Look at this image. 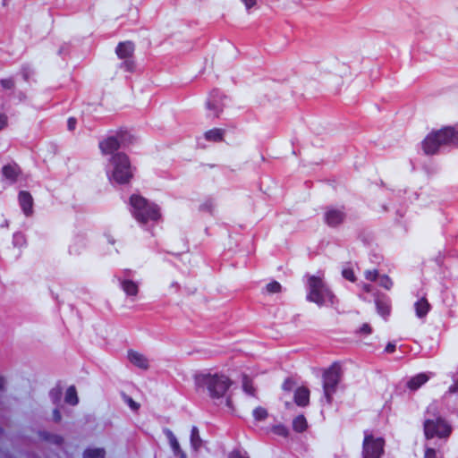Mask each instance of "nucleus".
I'll list each match as a JSON object with an SVG mask.
<instances>
[{
  "mask_svg": "<svg viewBox=\"0 0 458 458\" xmlns=\"http://www.w3.org/2000/svg\"><path fill=\"white\" fill-rule=\"evenodd\" d=\"M194 381L198 388L207 389L208 395L213 400L224 397L232 386V380L220 373L201 372L195 375Z\"/></svg>",
  "mask_w": 458,
  "mask_h": 458,
  "instance_id": "obj_1",
  "label": "nucleus"
},
{
  "mask_svg": "<svg viewBox=\"0 0 458 458\" xmlns=\"http://www.w3.org/2000/svg\"><path fill=\"white\" fill-rule=\"evenodd\" d=\"M306 290L307 301L318 307L334 306L336 302L335 294L321 276H307Z\"/></svg>",
  "mask_w": 458,
  "mask_h": 458,
  "instance_id": "obj_2",
  "label": "nucleus"
},
{
  "mask_svg": "<svg viewBox=\"0 0 458 458\" xmlns=\"http://www.w3.org/2000/svg\"><path fill=\"white\" fill-rule=\"evenodd\" d=\"M444 147H458V130L445 127L430 132L422 142V148L427 155H434Z\"/></svg>",
  "mask_w": 458,
  "mask_h": 458,
  "instance_id": "obj_3",
  "label": "nucleus"
},
{
  "mask_svg": "<svg viewBox=\"0 0 458 458\" xmlns=\"http://www.w3.org/2000/svg\"><path fill=\"white\" fill-rule=\"evenodd\" d=\"M110 169L106 172L111 182L120 185L128 184L134 175V168L129 157L123 152H117L109 158Z\"/></svg>",
  "mask_w": 458,
  "mask_h": 458,
  "instance_id": "obj_4",
  "label": "nucleus"
},
{
  "mask_svg": "<svg viewBox=\"0 0 458 458\" xmlns=\"http://www.w3.org/2000/svg\"><path fill=\"white\" fill-rule=\"evenodd\" d=\"M436 411L437 406L435 404H430L426 411V418L423 423L425 437L427 439L433 437L447 438L452 432V427Z\"/></svg>",
  "mask_w": 458,
  "mask_h": 458,
  "instance_id": "obj_5",
  "label": "nucleus"
},
{
  "mask_svg": "<svg viewBox=\"0 0 458 458\" xmlns=\"http://www.w3.org/2000/svg\"><path fill=\"white\" fill-rule=\"evenodd\" d=\"M341 379V366L335 362L323 374L324 397L327 403H331L333 394L336 392Z\"/></svg>",
  "mask_w": 458,
  "mask_h": 458,
  "instance_id": "obj_6",
  "label": "nucleus"
},
{
  "mask_svg": "<svg viewBox=\"0 0 458 458\" xmlns=\"http://www.w3.org/2000/svg\"><path fill=\"white\" fill-rule=\"evenodd\" d=\"M134 50L135 46L133 42L127 40L119 42L115 47V54L121 60H123L120 64L119 68L124 72H133L135 71L134 62Z\"/></svg>",
  "mask_w": 458,
  "mask_h": 458,
  "instance_id": "obj_7",
  "label": "nucleus"
},
{
  "mask_svg": "<svg viewBox=\"0 0 458 458\" xmlns=\"http://www.w3.org/2000/svg\"><path fill=\"white\" fill-rule=\"evenodd\" d=\"M385 441L382 437L375 438L368 431L364 432L362 458H381L384 454Z\"/></svg>",
  "mask_w": 458,
  "mask_h": 458,
  "instance_id": "obj_8",
  "label": "nucleus"
},
{
  "mask_svg": "<svg viewBox=\"0 0 458 458\" xmlns=\"http://www.w3.org/2000/svg\"><path fill=\"white\" fill-rule=\"evenodd\" d=\"M225 97L218 89H214L210 92L206 103L208 117L216 118L219 116L225 106Z\"/></svg>",
  "mask_w": 458,
  "mask_h": 458,
  "instance_id": "obj_9",
  "label": "nucleus"
},
{
  "mask_svg": "<svg viewBox=\"0 0 458 458\" xmlns=\"http://www.w3.org/2000/svg\"><path fill=\"white\" fill-rule=\"evenodd\" d=\"M324 219L328 226L335 227L345 219V212L344 208L330 207L325 211Z\"/></svg>",
  "mask_w": 458,
  "mask_h": 458,
  "instance_id": "obj_10",
  "label": "nucleus"
},
{
  "mask_svg": "<svg viewBox=\"0 0 458 458\" xmlns=\"http://www.w3.org/2000/svg\"><path fill=\"white\" fill-rule=\"evenodd\" d=\"M149 221L153 222L155 225H158L163 221L162 213L157 204L148 202L145 199V226Z\"/></svg>",
  "mask_w": 458,
  "mask_h": 458,
  "instance_id": "obj_11",
  "label": "nucleus"
},
{
  "mask_svg": "<svg viewBox=\"0 0 458 458\" xmlns=\"http://www.w3.org/2000/svg\"><path fill=\"white\" fill-rule=\"evenodd\" d=\"M130 210L132 216L140 223H143V197L140 194H132L129 199Z\"/></svg>",
  "mask_w": 458,
  "mask_h": 458,
  "instance_id": "obj_12",
  "label": "nucleus"
},
{
  "mask_svg": "<svg viewBox=\"0 0 458 458\" xmlns=\"http://www.w3.org/2000/svg\"><path fill=\"white\" fill-rule=\"evenodd\" d=\"M99 149L103 155H111L117 153L120 148V141L114 136L107 137L99 142Z\"/></svg>",
  "mask_w": 458,
  "mask_h": 458,
  "instance_id": "obj_13",
  "label": "nucleus"
},
{
  "mask_svg": "<svg viewBox=\"0 0 458 458\" xmlns=\"http://www.w3.org/2000/svg\"><path fill=\"white\" fill-rule=\"evenodd\" d=\"M19 203L23 213L29 216L33 213V198L31 194L27 191H21L19 192Z\"/></svg>",
  "mask_w": 458,
  "mask_h": 458,
  "instance_id": "obj_14",
  "label": "nucleus"
},
{
  "mask_svg": "<svg viewBox=\"0 0 458 458\" xmlns=\"http://www.w3.org/2000/svg\"><path fill=\"white\" fill-rule=\"evenodd\" d=\"M164 433L168 439L170 447L175 456L178 458H187L186 454L182 450L180 444L174 434L169 428H165Z\"/></svg>",
  "mask_w": 458,
  "mask_h": 458,
  "instance_id": "obj_15",
  "label": "nucleus"
},
{
  "mask_svg": "<svg viewBox=\"0 0 458 458\" xmlns=\"http://www.w3.org/2000/svg\"><path fill=\"white\" fill-rule=\"evenodd\" d=\"M432 373H420L414 377H412L408 382H407V387L412 391H415L419 389L420 386H422L424 384H426L429 378L432 377Z\"/></svg>",
  "mask_w": 458,
  "mask_h": 458,
  "instance_id": "obj_16",
  "label": "nucleus"
},
{
  "mask_svg": "<svg viewBox=\"0 0 458 458\" xmlns=\"http://www.w3.org/2000/svg\"><path fill=\"white\" fill-rule=\"evenodd\" d=\"M2 174L6 180L15 182L21 174V169L15 163L8 164L3 166Z\"/></svg>",
  "mask_w": 458,
  "mask_h": 458,
  "instance_id": "obj_17",
  "label": "nucleus"
},
{
  "mask_svg": "<svg viewBox=\"0 0 458 458\" xmlns=\"http://www.w3.org/2000/svg\"><path fill=\"white\" fill-rule=\"evenodd\" d=\"M294 402L299 406H307L310 403V391L306 387H298L294 392Z\"/></svg>",
  "mask_w": 458,
  "mask_h": 458,
  "instance_id": "obj_18",
  "label": "nucleus"
},
{
  "mask_svg": "<svg viewBox=\"0 0 458 458\" xmlns=\"http://www.w3.org/2000/svg\"><path fill=\"white\" fill-rule=\"evenodd\" d=\"M416 316L419 318H425L430 310V304L425 297H421L414 303Z\"/></svg>",
  "mask_w": 458,
  "mask_h": 458,
  "instance_id": "obj_19",
  "label": "nucleus"
},
{
  "mask_svg": "<svg viewBox=\"0 0 458 458\" xmlns=\"http://www.w3.org/2000/svg\"><path fill=\"white\" fill-rule=\"evenodd\" d=\"M225 131L223 129L214 128L206 131L204 137L208 141L219 142L223 140Z\"/></svg>",
  "mask_w": 458,
  "mask_h": 458,
  "instance_id": "obj_20",
  "label": "nucleus"
},
{
  "mask_svg": "<svg viewBox=\"0 0 458 458\" xmlns=\"http://www.w3.org/2000/svg\"><path fill=\"white\" fill-rule=\"evenodd\" d=\"M121 286L123 292L128 296H136L139 292V286L131 280H123L121 282Z\"/></svg>",
  "mask_w": 458,
  "mask_h": 458,
  "instance_id": "obj_21",
  "label": "nucleus"
},
{
  "mask_svg": "<svg viewBox=\"0 0 458 458\" xmlns=\"http://www.w3.org/2000/svg\"><path fill=\"white\" fill-rule=\"evenodd\" d=\"M64 401L70 405H76L78 403L79 398L74 386H71L67 388Z\"/></svg>",
  "mask_w": 458,
  "mask_h": 458,
  "instance_id": "obj_22",
  "label": "nucleus"
},
{
  "mask_svg": "<svg viewBox=\"0 0 458 458\" xmlns=\"http://www.w3.org/2000/svg\"><path fill=\"white\" fill-rule=\"evenodd\" d=\"M307 427H308V423H307L306 418L303 415H299L293 419V428L296 432H300V433L303 432L304 430H306Z\"/></svg>",
  "mask_w": 458,
  "mask_h": 458,
  "instance_id": "obj_23",
  "label": "nucleus"
},
{
  "mask_svg": "<svg viewBox=\"0 0 458 458\" xmlns=\"http://www.w3.org/2000/svg\"><path fill=\"white\" fill-rule=\"evenodd\" d=\"M128 360L131 363L137 366L138 368H143V356L140 352L130 350L128 352Z\"/></svg>",
  "mask_w": 458,
  "mask_h": 458,
  "instance_id": "obj_24",
  "label": "nucleus"
},
{
  "mask_svg": "<svg viewBox=\"0 0 458 458\" xmlns=\"http://www.w3.org/2000/svg\"><path fill=\"white\" fill-rule=\"evenodd\" d=\"M105 455L104 448H88L83 453V458H105Z\"/></svg>",
  "mask_w": 458,
  "mask_h": 458,
  "instance_id": "obj_25",
  "label": "nucleus"
},
{
  "mask_svg": "<svg viewBox=\"0 0 458 458\" xmlns=\"http://www.w3.org/2000/svg\"><path fill=\"white\" fill-rule=\"evenodd\" d=\"M202 440L199 437V429L193 426L191 430V445L193 449L198 450L201 446Z\"/></svg>",
  "mask_w": 458,
  "mask_h": 458,
  "instance_id": "obj_26",
  "label": "nucleus"
},
{
  "mask_svg": "<svg viewBox=\"0 0 458 458\" xmlns=\"http://www.w3.org/2000/svg\"><path fill=\"white\" fill-rule=\"evenodd\" d=\"M242 389L247 394L255 395L256 389L252 385L251 379L247 375L242 377Z\"/></svg>",
  "mask_w": 458,
  "mask_h": 458,
  "instance_id": "obj_27",
  "label": "nucleus"
},
{
  "mask_svg": "<svg viewBox=\"0 0 458 458\" xmlns=\"http://www.w3.org/2000/svg\"><path fill=\"white\" fill-rule=\"evenodd\" d=\"M376 306H377V312L382 315V316H386V315H388L389 312H390V307L389 305L379 300V299H377L376 300Z\"/></svg>",
  "mask_w": 458,
  "mask_h": 458,
  "instance_id": "obj_28",
  "label": "nucleus"
},
{
  "mask_svg": "<svg viewBox=\"0 0 458 458\" xmlns=\"http://www.w3.org/2000/svg\"><path fill=\"white\" fill-rule=\"evenodd\" d=\"M215 208H216V203L213 199H206L200 206H199V210L200 211H205V212H208L210 214H213L214 213V210H215Z\"/></svg>",
  "mask_w": 458,
  "mask_h": 458,
  "instance_id": "obj_29",
  "label": "nucleus"
},
{
  "mask_svg": "<svg viewBox=\"0 0 458 458\" xmlns=\"http://www.w3.org/2000/svg\"><path fill=\"white\" fill-rule=\"evenodd\" d=\"M252 414L256 420H264L267 417V411L263 407L255 408Z\"/></svg>",
  "mask_w": 458,
  "mask_h": 458,
  "instance_id": "obj_30",
  "label": "nucleus"
},
{
  "mask_svg": "<svg viewBox=\"0 0 458 458\" xmlns=\"http://www.w3.org/2000/svg\"><path fill=\"white\" fill-rule=\"evenodd\" d=\"M378 284L380 286H382L383 288H385L386 290H390L393 286L392 279L386 275L378 276Z\"/></svg>",
  "mask_w": 458,
  "mask_h": 458,
  "instance_id": "obj_31",
  "label": "nucleus"
},
{
  "mask_svg": "<svg viewBox=\"0 0 458 458\" xmlns=\"http://www.w3.org/2000/svg\"><path fill=\"white\" fill-rule=\"evenodd\" d=\"M272 432L276 435L286 437L288 436L289 430L284 425L278 424V425H275L272 428Z\"/></svg>",
  "mask_w": 458,
  "mask_h": 458,
  "instance_id": "obj_32",
  "label": "nucleus"
},
{
  "mask_svg": "<svg viewBox=\"0 0 458 458\" xmlns=\"http://www.w3.org/2000/svg\"><path fill=\"white\" fill-rule=\"evenodd\" d=\"M282 290V285L277 281H272L266 285V291L268 293H277Z\"/></svg>",
  "mask_w": 458,
  "mask_h": 458,
  "instance_id": "obj_33",
  "label": "nucleus"
},
{
  "mask_svg": "<svg viewBox=\"0 0 458 458\" xmlns=\"http://www.w3.org/2000/svg\"><path fill=\"white\" fill-rule=\"evenodd\" d=\"M62 394H63V392H62V388L60 386L53 388L50 391V396H51L54 403H57L60 402Z\"/></svg>",
  "mask_w": 458,
  "mask_h": 458,
  "instance_id": "obj_34",
  "label": "nucleus"
},
{
  "mask_svg": "<svg viewBox=\"0 0 458 458\" xmlns=\"http://www.w3.org/2000/svg\"><path fill=\"white\" fill-rule=\"evenodd\" d=\"M0 84L4 89H12L14 88V81L12 78L2 79Z\"/></svg>",
  "mask_w": 458,
  "mask_h": 458,
  "instance_id": "obj_35",
  "label": "nucleus"
},
{
  "mask_svg": "<svg viewBox=\"0 0 458 458\" xmlns=\"http://www.w3.org/2000/svg\"><path fill=\"white\" fill-rule=\"evenodd\" d=\"M365 278L369 281H376L378 278L377 270H366L364 273Z\"/></svg>",
  "mask_w": 458,
  "mask_h": 458,
  "instance_id": "obj_36",
  "label": "nucleus"
},
{
  "mask_svg": "<svg viewBox=\"0 0 458 458\" xmlns=\"http://www.w3.org/2000/svg\"><path fill=\"white\" fill-rule=\"evenodd\" d=\"M342 274L345 279H347L351 282H353L355 280L354 273L352 269H349V268L344 269Z\"/></svg>",
  "mask_w": 458,
  "mask_h": 458,
  "instance_id": "obj_37",
  "label": "nucleus"
},
{
  "mask_svg": "<svg viewBox=\"0 0 458 458\" xmlns=\"http://www.w3.org/2000/svg\"><path fill=\"white\" fill-rule=\"evenodd\" d=\"M8 125V116L4 113H0V131Z\"/></svg>",
  "mask_w": 458,
  "mask_h": 458,
  "instance_id": "obj_38",
  "label": "nucleus"
},
{
  "mask_svg": "<svg viewBox=\"0 0 458 458\" xmlns=\"http://www.w3.org/2000/svg\"><path fill=\"white\" fill-rule=\"evenodd\" d=\"M424 458H437L436 450L432 447H426Z\"/></svg>",
  "mask_w": 458,
  "mask_h": 458,
  "instance_id": "obj_39",
  "label": "nucleus"
},
{
  "mask_svg": "<svg viewBox=\"0 0 458 458\" xmlns=\"http://www.w3.org/2000/svg\"><path fill=\"white\" fill-rule=\"evenodd\" d=\"M77 120L74 117H70L67 121V127L69 131H73L76 127Z\"/></svg>",
  "mask_w": 458,
  "mask_h": 458,
  "instance_id": "obj_40",
  "label": "nucleus"
},
{
  "mask_svg": "<svg viewBox=\"0 0 458 458\" xmlns=\"http://www.w3.org/2000/svg\"><path fill=\"white\" fill-rule=\"evenodd\" d=\"M126 402L133 411H137L140 408V404L134 402L131 397H127Z\"/></svg>",
  "mask_w": 458,
  "mask_h": 458,
  "instance_id": "obj_41",
  "label": "nucleus"
},
{
  "mask_svg": "<svg viewBox=\"0 0 458 458\" xmlns=\"http://www.w3.org/2000/svg\"><path fill=\"white\" fill-rule=\"evenodd\" d=\"M359 332L360 334H366V335L370 334L371 333V327H370V326L369 324H363L360 327Z\"/></svg>",
  "mask_w": 458,
  "mask_h": 458,
  "instance_id": "obj_42",
  "label": "nucleus"
},
{
  "mask_svg": "<svg viewBox=\"0 0 458 458\" xmlns=\"http://www.w3.org/2000/svg\"><path fill=\"white\" fill-rule=\"evenodd\" d=\"M244 5L246 6V8L249 10L250 9L251 7H253L256 3H257V0H241Z\"/></svg>",
  "mask_w": 458,
  "mask_h": 458,
  "instance_id": "obj_43",
  "label": "nucleus"
},
{
  "mask_svg": "<svg viewBox=\"0 0 458 458\" xmlns=\"http://www.w3.org/2000/svg\"><path fill=\"white\" fill-rule=\"evenodd\" d=\"M396 349V345L394 343H389L386 348H385V352H387V353H392L395 351Z\"/></svg>",
  "mask_w": 458,
  "mask_h": 458,
  "instance_id": "obj_44",
  "label": "nucleus"
},
{
  "mask_svg": "<svg viewBox=\"0 0 458 458\" xmlns=\"http://www.w3.org/2000/svg\"><path fill=\"white\" fill-rule=\"evenodd\" d=\"M53 417H54V420H55V422H59V421H61V420H62V415H61V412L59 411V410H58V409H55V410L53 411Z\"/></svg>",
  "mask_w": 458,
  "mask_h": 458,
  "instance_id": "obj_45",
  "label": "nucleus"
},
{
  "mask_svg": "<svg viewBox=\"0 0 458 458\" xmlns=\"http://www.w3.org/2000/svg\"><path fill=\"white\" fill-rule=\"evenodd\" d=\"M230 458H248V457H245L240 452L233 451L231 453Z\"/></svg>",
  "mask_w": 458,
  "mask_h": 458,
  "instance_id": "obj_46",
  "label": "nucleus"
},
{
  "mask_svg": "<svg viewBox=\"0 0 458 458\" xmlns=\"http://www.w3.org/2000/svg\"><path fill=\"white\" fill-rule=\"evenodd\" d=\"M4 383H5L4 377L0 376V391L4 389Z\"/></svg>",
  "mask_w": 458,
  "mask_h": 458,
  "instance_id": "obj_47",
  "label": "nucleus"
},
{
  "mask_svg": "<svg viewBox=\"0 0 458 458\" xmlns=\"http://www.w3.org/2000/svg\"><path fill=\"white\" fill-rule=\"evenodd\" d=\"M290 383H291V382H290L288 379H287V380H285V381H284V385H283V388H284V390H288V389H290V386H288V385H289Z\"/></svg>",
  "mask_w": 458,
  "mask_h": 458,
  "instance_id": "obj_48",
  "label": "nucleus"
},
{
  "mask_svg": "<svg viewBox=\"0 0 458 458\" xmlns=\"http://www.w3.org/2000/svg\"><path fill=\"white\" fill-rule=\"evenodd\" d=\"M363 289L365 292H370L371 291V285L370 284H364Z\"/></svg>",
  "mask_w": 458,
  "mask_h": 458,
  "instance_id": "obj_49",
  "label": "nucleus"
},
{
  "mask_svg": "<svg viewBox=\"0 0 458 458\" xmlns=\"http://www.w3.org/2000/svg\"><path fill=\"white\" fill-rule=\"evenodd\" d=\"M226 405H227L229 408H231V407H232V400H231V397H230V396H228V397L226 398Z\"/></svg>",
  "mask_w": 458,
  "mask_h": 458,
  "instance_id": "obj_50",
  "label": "nucleus"
},
{
  "mask_svg": "<svg viewBox=\"0 0 458 458\" xmlns=\"http://www.w3.org/2000/svg\"><path fill=\"white\" fill-rule=\"evenodd\" d=\"M55 442L59 444V443L63 442V438L61 437H56Z\"/></svg>",
  "mask_w": 458,
  "mask_h": 458,
  "instance_id": "obj_51",
  "label": "nucleus"
},
{
  "mask_svg": "<svg viewBox=\"0 0 458 458\" xmlns=\"http://www.w3.org/2000/svg\"><path fill=\"white\" fill-rule=\"evenodd\" d=\"M150 233H151V235H152V236H154V235H155V233H154V226L151 228V230H150Z\"/></svg>",
  "mask_w": 458,
  "mask_h": 458,
  "instance_id": "obj_52",
  "label": "nucleus"
}]
</instances>
